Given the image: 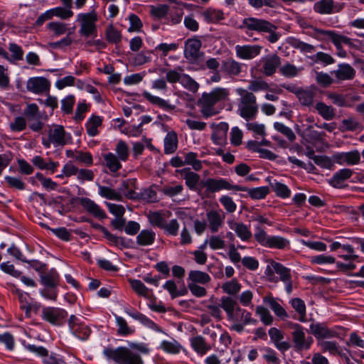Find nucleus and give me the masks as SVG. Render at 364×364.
Returning a JSON list of instances; mask_svg holds the SVG:
<instances>
[{"label": "nucleus", "instance_id": "b1692460", "mask_svg": "<svg viewBox=\"0 0 364 364\" xmlns=\"http://www.w3.org/2000/svg\"><path fill=\"white\" fill-rule=\"evenodd\" d=\"M222 70L230 75L237 76L242 70V64L233 59L223 61Z\"/></svg>", "mask_w": 364, "mask_h": 364}, {"label": "nucleus", "instance_id": "39448f33", "mask_svg": "<svg viewBox=\"0 0 364 364\" xmlns=\"http://www.w3.org/2000/svg\"><path fill=\"white\" fill-rule=\"evenodd\" d=\"M97 20V14L94 11L78 14L77 21L80 23L79 33L85 37L95 36L97 33L96 22Z\"/></svg>", "mask_w": 364, "mask_h": 364}, {"label": "nucleus", "instance_id": "5fc2aeb1", "mask_svg": "<svg viewBox=\"0 0 364 364\" xmlns=\"http://www.w3.org/2000/svg\"><path fill=\"white\" fill-rule=\"evenodd\" d=\"M182 171L185 173L184 179L186 181V184L190 189H195L196 185L199 182L200 176L196 173L186 171V169H183Z\"/></svg>", "mask_w": 364, "mask_h": 364}, {"label": "nucleus", "instance_id": "dca6fc26", "mask_svg": "<svg viewBox=\"0 0 364 364\" xmlns=\"http://www.w3.org/2000/svg\"><path fill=\"white\" fill-rule=\"evenodd\" d=\"M262 46L258 45L237 46V55L242 59H252L260 53Z\"/></svg>", "mask_w": 364, "mask_h": 364}, {"label": "nucleus", "instance_id": "f03ea898", "mask_svg": "<svg viewBox=\"0 0 364 364\" xmlns=\"http://www.w3.org/2000/svg\"><path fill=\"white\" fill-rule=\"evenodd\" d=\"M237 92L240 96L238 104L239 114L247 121L255 119L258 112L255 95L242 88L237 89Z\"/></svg>", "mask_w": 364, "mask_h": 364}, {"label": "nucleus", "instance_id": "69168bd1", "mask_svg": "<svg viewBox=\"0 0 364 364\" xmlns=\"http://www.w3.org/2000/svg\"><path fill=\"white\" fill-rule=\"evenodd\" d=\"M312 60L315 63H322L325 65L333 64L335 62L334 58L328 53L323 52H318L312 57Z\"/></svg>", "mask_w": 364, "mask_h": 364}, {"label": "nucleus", "instance_id": "f257e3e1", "mask_svg": "<svg viewBox=\"0 0 364 364\" xmlns=\"http://www.w3.org/2000/svg\"><path fill=\"white\" fill-rule=\"evenodd\" d=\"M229 95V92L225 88L217 87L209 93H203L198 101V105L200 107V112L205 118L214 116L218 114V111L214 108V105L225 100Z\"/></svg>", "mask_w": 364, "mask_h": 364}, {"label": "nucleus", "instance_id": "423d86ee", "mask_svg": "<svg viewBox=\"0 0 364 364\" xmlns=\"http://www.w3.org/2000/svg\"><path fill=\"white\" fill-rule=\"evenodd\" d=\"M291 328H293L291 338L294 349L296 351L309 349L313 343L312 337H306L304 331V328L298 323L292 324Z\"/></svg>", "mask_w": 364, "mask_h": 364}, {"label": "nucleus", "instance_id": "4468645a", "mask_svg": "<svg viewBox=\"0 0 364 364\" xmlns=\"http://www.w3.org/2000/svg\"><path fill=\"white\" fill-rule=\"evenodd\" d=\"M26 88L30 92L41 94L49 90L50 83L46 78L43 77H31L27 82Z\"/></svg>", "mask_w": 364, "mask_h": 364}, {"label": "nucleus", "instance_id": "58836bf2", "mask_svg": "<svg viewBox=\"0 0 364 364\" xmlns=\"http://www.w3.org/2000/svg\"><path fill=\"white\" fill-rule=\"evenodd\" d=\"M271 266L274 271L279 275L280 279L282 282L289 280L291 277V271L289 269L285 267L282 264L274 261L271 262Z\"/></svg>", "mask_w": 364, "mask_h": 364}, {"label": "nucleus", "instance_id": "680f3d73", "mask_svg": "<svg viewBox=\"0 0 364 364\" xmlns=\"http://www.w3.org/2000/svg\"><path fill=\"white\" fill-rule=\"evenodd\" d=\"M24 114L27 117L29 122L33 119H41V114L38 110V107L36 104H30L27 105L24 110Z\"/></svg>", "mask_w": 364, "mask_h": 364}, {"label": "nucleus", "instance_id": "2eb2a0df", "mask_svg": "<svg viewBox=\"0 0 364 364\" xmlns=\"http://www.w3.org/2000/svg\"><path fill=\"white\" fill-rule=\"evenodd\" d=\"M281 65V58L276 54L269 55L263 59L262 73L266 76L273 75Z\"/></svg>", "mask_w": 364, "mask_h": 364}, {"label": "nucleus", "instance_id": "37998d69", "mask_svg": "<svg viewBox=\"0 0 364 364\" xmlns=\"http://www.w3.org/2000/svg\"><path fill=\"white\" fill-rule=\"evenodd\" d=\"M314 96V91L301 88L296 97L302 105L311 106L313 104Z\"/></svg>", "mask_w": 364, "mask_h": 364}, {"label": "nucleus", "instance_id": "a18cd8bd", "mask_svg": "<svg viewBox=\"0 0 364 364\" xmlns=\"http://www.w3.org/2000/svg\"><path fill=\"white\" fill-rule=\"evenodd\" d=\"M223 291L230 295H236L241 289V284L237 279H233L222 285Z\"/></svg>", "mask_w": 364, "mask_h": 364}, {"label": "nucleus", "instance_id": "ddd939ff", "mask_svg": "<svg viewBox=\"0 0 364 364\" xmlns=\"http://www.w3.org/2000/svg\"><path fill=\"white\" fill-rule=\"evenodd\" d=\"M48 136L55 146H63L68 142L67 134L62 125H53L48 130Z\"/></svg>", "mask_w": 364, "mask_h": 364}, {"label": "nucleus", "instance_id": "3c124183", "mask_svg": "<svg viewBox=\"0 0 364 364\" xmlns=\"http://www.w3.org/2000/svg\"><path fill=\"white\" fill-rule=\"evenodd\" d=\"M129 281L132 289L139 296L148 297L149 290L140 280L129 279Z\"/></svg>", "mask_w": 364, "mask_h": 364}, {"label": "nucleus", "instance_id": "6ab92c4d", "mask_svg": "<svg viewBox=\"0 0 364 364\" xmlns=\"http://www.w3.org/2000/svg\"><path fill=\"white\" fill-rule=\"evenodd\" d=\"M338 80H349L355 77V69L347 63L338 65V69L332 72Z\"/></svg>", "mask_w": 364, "mask_h": 364}, {"label": "nucleus", "instance_id": "4d7b16f0", "mask_svg": "<svg viewBox=\"0 0 364 364\" xmlns=\"http://www.w3.org/2000/svg\"><path fill=\"white\" fill-rule=\"evenodd\" d=\"M203 16L208 23H215L224 18L222 11L211 9L204 11Z\"/></svg>", "mask_w": 364, "mask_h": 364}, {"label": "nucleus", "instance_id": "4be33fe9", "mask_svg": "<svg viewBox=\"0 0 364 364\" xmlns=\"http://www.w3.org/2000/svg\"><path fill=\"white\" fill-rule=\"evenodd\" d=\"M224 217H222L216 210H210L207 213V220L211 232H217L222 226Z\"/></svg>", "mask_w": 364, "mask_h": 364}, {"label": "nucleus", "instance_id": "412c9836", "mask_svg": "<svg viewBox=\"0 0 364 364\" xmlns=\"http://www.w3.org/2000/svg\"><path fill=\"white\" fill-rule=\"evenodd\" d=\"M337 159L340 164L356 165L360 163V154L358 150L341 153L337 156Z\"/></svg>", "mask_w": 364, "mask_h": 364}, {"label": "nucleus", "instance_id": "09e8293b", "mask_svg": "<svg viewBox=\"0 0 364 364\" xmlns=\"http://www.w3.org/2000/svg\"><path fill=\"white\" fill-rule=\"evenodd\" d=\"M105 161L107 168L112 172H116L121 168L122 165L117 157L112 153H109L104 156Z\"/></svg>", "mask_w": 364, "mask_h": 364}, {"label": "nucleus", "instance_id": "72a5a7b5", "mask_svg": "<svg viewBox=\"0 0 364 364\" xmlns=\"http://www.w3.org/2000/svg\"><path fill=\"white\" fill-rule=\"evenodd\" d=\"M156 234L154 232L149 230H144L136 237V242L141 246H147L152 245L155 241Z\"/></svg>", "mask_w": 364, "mask_h": 364}, {"label": "nucleus", "instance_id": "8fccbe9b", "mask_svg": "<svg viewBox=\"0 0 364 364\" xmlns=\"http://www.w3.org/2000/svg\"><path fill=\"white\" fill-rule=\"evenodd\" d=\"M291 306L299 314V320L304 322L306 316V305L303 300L299 298H295L291 300Z\"/></svg>", "mask_w": 364, "mask_h": 364}, {"label": "nucleus", "instance_id": "aec40b11", "mask_svg": "<svg viewBox=\"0 0 364 364\" xmlns=\"http://www.w3.org/2000/svg\"><path fill=\"white\" fill-rule=\"evenodd\" d=\"M80 205L89 213L95 217L103 219L106 218L105 213L94 201L87 198H82L80 200Z\"/></svg>", "mask_w": 364, "mask_h": 364}, {"label": "nucleus", "instance_id": "052dcab7", "mask_svg": "<svg viewBox=\"0 0 364 364\" xmlns=\"http://www.w3.org/2000/svg\"><path fill=\"white\" fill-rule=\"evenodd\" d=\"M183 186L181 184H173L165 186L161 188V192L168 197H173L182 192Z\"/></svg>", "mask_w": 364, "mask_h": 364}, {"label": "nucleus", "instance_id": "6e6d98bb", "mask_svg": "<svg viewBox=\"0 0 364 364\" xmlns=\"http://www.w3.org/2000/svg\"><path fill=\"white\" fill-rule=\"evenodd\" d=\"M198 155L194 152H188L185 154V165H191L195 171L202 168L201 161L197 159Z\"/></svg>", "mask_w": 364, "mask_h": 364}, {"label": "nucleus", "instance_id": "20e7f679", "mask_svg": "<svg viewBox=\"0 0 364 364\" xmlns=\"http://www.w3.org/2000/svg\"><path fill=\"white\" fill-rule=\"evenodd\" d=\"M108 358L119 364H144L141 357L126 347H119L116 349L107 348L103 351Z\"/></svg>", "mask_w": 364, "mask_h": 364}, {"label": "nucleus", "instance_id": "a211bd4d", "mask_svg": "<svg viewBox=\"0 0 364 364\" xmlns=\"http://www.w3.org/2000/svg\"><path fill=\"white\" fill-rule=\"evenodd\" d=\"M353 171L350 168H342L336 172L332 178L329 180V183L336 188L343 187V183L350 178Z\"/></svg>", "mask_w": 364, "mask_h": 364}, {"label": "nucleus", "instance_id": "393cba45", "mask_svg": "<svg viewBox=\"0 0 364 364\" xmlns=\"http://www.w3.org/2000/svg\"><path fill=\"white\" fill-rule=\"evenodd\" d=\"M318 344L323 353L328 352L331 355L339 356H343V355L340 346L336 341H321Z\"/></svg>", "mask_w": 364, "mask_h": 364}, {"label": "nucleus", "instance_id": "13d9d810", "mask_svg": "<svg viewBox=\"0 0 364 364\" xmlns=\"http://www.w3.org/2000/svg\"><path fill=\"white\" fill-rule=\"evenodd\" d=\"M106 38L112 43H118L122 38L121 33L119 31L110 25L106 28Z\"/></svg>", "mask_w": 364, "mask_h": 364}, {"label": "nucleus", "instance_id": "1a4fd4ad", "mask_svg": "<svg viewBox=\"0 0 364 364\" xmlns=\"http://www.w3.org/2000/svg\"><path fill=\"white\" fill-rule=\"evenodd\" d=\"M202 42L197 38H188L185 42L184 56L190 61H196L200 57Z\"/></svg>", "mask_w": 364, "mask_h": 364}, {"label": "nucleus", "instance_id": "0eeeda50", "mask_svg": "<svg viewBox=\"0 0 364 364\" xmlns=\"http://www.w3.org/2000/svg\"><path fill=\"white\" fill-rule=\"evenodd\" d=\"M239 28L250 31L264 33V31H270L271 28L273 27L272 23L265 19L248 17L242 20V24Z\"/></svg>", "mask_w": 364, "mask_h": 364}, {"label": "nucleus", "instance_id": "9b49d317", "mask_svg": "<svg viewBox=\"0 0 364 364\" xmlns=\"http://www.w3.org/2000/svg\"><path fill=\"white\" fill-rule=\"evenodd\" d=\"M69 326L73 333L82 340L87 339L90 334V328L82 323L80 318L72 315L69 318Z\"/></svg>", "mask_w": 364, "mask_h": 364}, {"label": "nucleus", "instance_id": "f3484780", "mask_svg": "<svg viewBox=\"0 0 364 364\" xmlns=\"http://www.w3.org/2000/svg\"><path fill=\"white\" fill-rule=\"evenodd\" d=\"M310 332L317 339L330 338L336 335V333L328 329L324 323H312L309 327Z\"/></svg>", "mask_w": 364, "mask_h": 364}, {"label": "nucleus", "instance_id": "473e14b6", "mask_svg": "<svg viewBox=\"0 0 364 364\" xmlns=\"http://www.w3.org/2000/svg\"><path fill=\"white\" fill-rule=\"evenodd\" d=\"M192 348L199 354L203 355L210 349V346L206 343L205 339L201 336L193 337L191 339Z\"/></svg>", "mask_w": 364, "mask_h": 364}, {"label": "nucleus", "instance_id": "0e129e2a", "mask_svg": "<svg viewBox=\"0 0 364 364\" xmlns=\"http://www.w3.org/2000/svg\"><path fill=\"white\" fill-rule=\"evenodd\" d=\"M139 199L149 203H154L157 201L156 191L151 187L147 188L140 193Z\"/></svg>", "mask_w": 364, "mask_h": 364}, {"label": "nucleus", "instance_id": "a19ab883", "mask_svg": "<svg viewBox=\"0 0 364 364\" xmlns=\"http://www.w3.org/2000/svg\"><path fill=\"white\" fill-rule=\"evenodd\" d=\"M289 43L294 48L300 50L303 53H312L316 50L314 46L304 43L297 38H291Z\"/></svg>", "mask_w": 364, "mask_h": 364}, {"label": "nucleus", "instance_id": "e2e57ef3", "mask_svg": "<svg viewBox=\"0 0 364 364\" xmlns=\"http://www.w3.org/2000/svg\"><path fill=\"white\" fill-rule=\"evenodd\" d=\"M274 127L277 131L286 136L289 141H293L296 139V136L293 131L289 127L285 126L284 124L280 122H275L274 124Z\"/></svg>", "mask_w": 364, "mask_h": 364}, {"label": "nucleus", "instance_id": "603ef678", "mask_svg": "<svg viewBox=\"0 0 364 364\" xmlns=\"http://www.w3.org/2000/svg\"><path fill=\"white\" fill-rule=\"evenodd\" d=\"M269 89V85L267 82L261 78L249 81L247 90L252 92H259L267 90Z\"/></svg>", "mask_w": 364, "mask_h": 364}, {"label": "nucleus", "instance_id": "4c0bfd02", "mask_svg": "<svg viewBox=\"0 0 364 364\" xmlns=\"http://www.w3.org/2000/svg\"><path fill=\"white\" fill-rule=\"evenodd\" d=\"M333 8V0H320L315 3L314 10L321 14H330Z\"/></svg>", "mask_w": 364, "mask_h": 364}, {"label": "nucleus", "instance_id": "2f4dec72", "mask_svg": "<svg viewBox=\"0 0 364 364\" xmlns=\"http://www.w3.org/2000/svg\"><path fill=\"white\" fill-rule=\"evenodd\" d=\"M242 188L245 190H237L238 191H247L249 196L252 199L259 200L264 198L269 193V189L267 186L249 188L245 186H241Z\"/></svg>", "mask_w": 364, "mask_h": 364}, {"label": "nucleus", "instance_id": "c03bdc74", "mask_svg": "<svg viewBox=\"0 0 364 364\" xmlns=\"http://www.w3.org/2000/svg\"><path fill=\"white\" fill-rule=\"evenodd\" d=\"M102 124V119L98 116L92 117L86 123V129L89 136H94L98 134L97 127Z\"/></svg>", "mask_w": 364, "mask_h": 364}, {"label": "nucleus", "instance_id": "cd10ccee", "mask_svg": "<svg viewBox=\"0 0 364 364\" xmlns=\"http://www.w3.org/2000/svg\"><path fill=\"white\" fill-rule=\"evenodd\" d=\"M208 274L199 270H191L188 273V280L189 283L205 284L210 281Z\"/></svg>", "mask_w": 364, "mask_h": 364}, {"label": "nucleus", "instance_id": "5701e85b", "mask_svg": "<svg viewBox=\"0 0 364 364\" xmlns=\"http://www.w3.org/2000/svg\"><path fill=\"white\" fill-rule=\"evenodd\" d=\"M236 300L230 296H223L220 299V306L226 312L228 317L230 320H235V309L236 307Z\"/></svg>", "mask_w": 364, "mask_h": 364}, {"label": "nucleus", "instance_id": "79ce46f5", "mask_svg": "<svg viewBox=\"0 0 364 364\" xmlns=\"http://www.w3.org/2000/svg\"><path fill=\"white\" fill-rule=\"evenodd\" d=\"M270 186L278 197L287 198L291 195L290 189L286 185L280 182L275 181L274 182H270Z\"/></svg>", "mask_w": 364, "mask_h": 364}, {"label": "nucleus", "instance_id": "864d4df0", "mask_svg": "<svg viewBox=\"0 0 364 364\" xmlns=\"http://www.w3.org/2000/svg\"><path fill=\"white\" fill-rule=\"evenodd\" d=\"M289 245V242L286 238L280 236H272L269 239L267 247L270 248L284 249Z\"/></svg>", "mask_w": 364, "mask_h": 364}, {"label": "nucleus", "instance_id": "6e6552de", "mask_svg": "<svg viewBox=\"0 0 364 364\" xmlns=\"http://www.w3.org/2000/svg\"><path fill=\"white\" fill-rule=\"evenodd\" d=\"M203 186L206 188L207 191L210 193H215L221 190H245L241 186L232 185L225 178H208L203 182Z\"/></svg>", "mask_w": 364, "mask_h": 364}, {"label": "nucleus", "instance_id": "a878e982", "mask_svg": "<svg viewBox=\"0 0 364 364\" xmlns=\"http://www.w3.org/2000/svg\"><path fill=\"white\" fill-rule=\"evenodd\" d=\"M143 96L151 104L157 105L164 110H173L176 108L174 105H171L165 100L161 99L159 97L152 95L148 92H144L143 93Z\"/></svg>", "mask_w": 364, "mask_h": 364}, {"label": "nucleus", "instance_id": "7c9ffc66", "mask_svg": "<svg viewBox=\"0 0 364 364\" xmlns=\"http://www.w3.org/2000/svg\"><path fill=\"white\" fill-rule=\"evenodd\" d=\"M264 302L267 304L276 316L282 318L288 317V314L285 309L273 298L271 296H265Z\"/></svg>", "mask_w": 364, "mask_h": 364}, {"label": "nucleus", "instance_id": "774afa93", "mask_svg": "<svg viewBox=\"0 0 364 364\" xmlns=\"http://www.w3.org/2000/svg\"><path fill=\"white\" fill-rule=\"evenodd\" d=\"M316 81L321 86L326 87L333 82V79L328 73L316 72Z\"/></svg>", "mask_w": 364, "mask_h": 364}, {"label": "nucleus", "instance_id": "f8f14e48", "mask_svg": "<svg viewBox=\"0 0 364 364\" xmlns=\"http://www.w3.org/2000/svg\"><path fill=\"white\" fill-rule=\"evenodd\" d=\"M268 334L271 341L280 352L284 353L291 348V345L289 342L282 341L284 338V333L277 328H270L268 331Z\"/></svg>", "mask_w": 364, "mask_h": 364}, {"label": "nucleus", "instance_id": "c85d7f7f", "mask_svg": "<svg viewBox=\"0 0 364 364\" xmlns=\"http://www.w3.org/2000/svg\"><path fill=\"white\" fill-rule=\"evenodd\" d=\"M41 283L48 287L54 288L58 284L59 275L54 269L48 273L41 275Z\"/></svg>", "mask_w": 364, "mask_h": 364}, {"label": "nucleus", "instance_id": "bb28decb", "mask_svg": "<svg viewBox=\"0 0 364 364\" xmlns=\"http://www.w3.org/2000/svg\"><path fill=\"white\" fill-rule=\"evenodd\" d=\"M230 227L234 230L237 235L242 240L246 241L251 238L252 233L247 226L242 223H230Z\"/></svg>", "mask_w": 364, "mask_h": 364}, {"label": "nucleus", "instance_id": "c9c22d12", "mask_svg": "<svg viewBox=\"0 0 364 364\" xmlns=\"http://www.w3.org/2000/svg\"><path fill=\"white\" fill-rule=\"evenodd\" d=\"M302 70V68H297L294 65L287 63L279 67V73L285 77L293 78L296 77Z\"/></svg>", "mask_w": 364, "mask_h": 364}, {"label": "nucleus", "instance_id": "f704fd0d", "mask_svg": "<svg viewBox=\"0 0 364 364\" xmlns=\"http://www.w3.org/2000/svg\"><path fill=\"white\" fill-rule=\"evenodd\" d=\"M126 312L129 316H131L135 320L140 321L143 325L150 328L161 331L159 327L153 321L149 319L146 316L144 315L143 314L138 311L132 312L127 311Z\"/></svg>", "mask_w": 364, "mask_h": 364}, {"label": "nucleus", "instance_id": "de8ad7c7", "mask_svg": "<svg viewBox=\"0 0 364 364\" xmlns=\"http://www.w3.org/2000/svg\"><path fill=\"white\" fill-rule=\"evenodd\" d=\"M255 313L259 316L261 321L264 325L269 326L272 324L274 318L267 308L262 306H258L255 309Z\"/></svg>", "mask_w": 364, "mask_h": 364}, {"label": "nucleus", "instance_id": "49530a36", "mask_svg": "<svg viewBox=\"0 0 364 364\" xmlns=\"http://www.w3.org/2000/svg\"><path fill=\"white\" fill-rule=\"evenodd\" d=\"M9 50L11 53V55H9V59H6L8 61L13 63L23 60V50L17 44L14 43H9Z\"/></svg>", "mask_w": 364, "mask_h": 364}, {"label": "nucleus", "instance_id": "e433bc0d", "mask_svg": "<svg viewBox=\"0 0 364 364\" xmlns=\"http://www.w3.org/2000/svg\"><path fill=\"white\" fill-rule=\"evenodd\" d=\"M316 109L318 114L326 120H331L335 117L334 109L323 102H318L316 105Z\"/></svg>", "mask_w": 364, "mask_h": 364}, {"label": "nucleus", "instance_id": "9d476101", "mask_svg": "<svg viewBox=\"0 0 364 364\" xmlns=\"http://www.w3.org/2000/svg\"><path fill=\"white\" fill-rule=\"evenodd\" d=\"M67 316V312L60 308L45 307L42 310L43 318L53 325H59Z\"/></svg>", "mask_w": 364, "mask_h": 364}, {"label": "nucleus", "instance_id": "c756f323", "mask_svg": "<svg viewBox=\"0 0 364 364\" xmlns=\"http://www.w3.org/2000/svg\"><path fill=\"white\" fill-rule=\"evenodd\" d=\"M178 137L174 132H168L164 139V152L166 154L173 153L177 149Z\"/></svg>", "mask_w": 364, "mask_h": 364}, {"label": "nucleus", "instance_id": "7ed1b4c3", "mask_svg": "<svg viewBox=\"0 0 364 364\" xmlns=\"http://www.w3.org/2000/svg\"><path fill=\"white\" fill-rule=\"evenodd\" d=\"M314 33L313 36L319 41H331L336 46L338 50V55L344 58L346 56V52L343 50L342 44L348 45L350 47L353 46L352 40L347 36L341 35L334 31H328L314 28Z\"/></svg>", "mask_w": 364, "mask_h": 364}, {"label": "nucleus", "instance_id": "bf43d9fd", "mask_svg": "<svg viewBox=\"0 0 364 364\" xmlns=\"http://www.w3.org/2000/svg\"><path fill=\"white\" fill-rule=\"evenodd\" d=\"M72 7H68L64 6V7H55L52 9L53 11L54 16H57L61 19H68L73 16V12L71 10Z\"/></svg>", "mask_w": 364, "mask_h": 364}, {"label": "nucleus", "instance_id": "338daca9", "mask_svg": "<svg viewBox=\"0 0 364 364\" xmlns=\"http://www.w3.org/2000/svg\"><path fill=\"white\" fill-rule=\"evenodd\" d=\"M47 27L56 36L63 35L67 31L66 24L61 22H50L47 25Z\"/></svg>", "mask_w": 364, "mask_h": 364}, {"label": "nucleus", "instance_id": "ea45409f", "mask_svg": "<svg viewBox=\"0 0 364 364\" xmlns=\"http://www.w3.org/2000/svg\"><path fill=\"white\" fill-rule=\"evenodd\" d=\"M99 194L108 200H116L121 201L122 200V195L116 192L114 189H112L107 186H99Z\"/></svg>", "mask_w": 364, "mask_h": 364}]
</instances>
